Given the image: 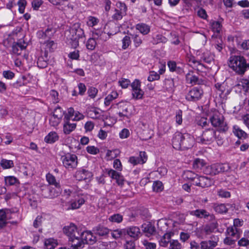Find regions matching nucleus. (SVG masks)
<instances>
[{"mask_svg": "<svg viewBox=\"0 0 249 249\" xmlns=\"http://www.w3.org/2000/svg\"><path fill=\"white\" fill-rule=\"evenodd\" d=\"M194 138L188 133L176 132L173 137L172 145L177 150H186L193 146Z\"/></svg>", "mask_w": 249, "mask_h": 249, "instance_id": "f257e3e1", "label": "nucleus"}, {"mask_svg": "<svg viewBox=\"0 0 249 249\" xmlns=\"http://www.w3.org/2000/svg\"><path fill=\"white\" fill-rule=\"evenodd\" d=\"M63 230L64 233L68 237L69 242L71 247L75 249L76 246L80 244V242H78V240L81 237V232H80L77 226L73 223L65 226Z\"/></svg>", "mask_w": 249, "mask_h": 249, "instance_id": "f03ea898", "label": "nucleus"}, {"mask_svg": "<svg viewBox=\"0 0 249 249\" xmlns=\"http://www.w3.org/2000/svg\"><path fill=\"white\" fill-rule=\"evenodd\" d=\"M229 66L237 74L243 75L245 73L246 59L241 55H232L229 58Z\"/></svg>", "mask_w": 249, "mask_h": 249, "instance_id": "7ed1b4c3", "label": "nucleus"}, {"mask_svg": "<svg viewBox=\"0 0 249 249\" xmlns=\"http://www.w3.org/2000/svg\"><path fill=\"white\" fill-rule=\"evenodd\" d=\"M68 37L70 40V43L73 48L79 46V39L85 36L83 30L81 28L79 23H75L72 25L69 30Z\"/></svg>", "mask_w": 249, "mask_h": 249, "instance_id": "20e7f679", "label": "nucleus"}, {"mask_svg": "<svg viewBox=\"0 0 249 249\" xmlns=\"http://www.w3.org/2000/svg\"><path fill=\"white\" fill-rule=\"evenodd\" d=\"M231 167L228 163H215L207 167L205 172L211 175L229 172Z\"/></svg>", "mask_w": 249, "mask_h": 249, "instance_id": "39448f33", "label": "nucleus"}, {"mask_svg": "<svg viewBox=\"0 0 249 249\" xmlns=\"http://www.w3.org/2000/svg\"><path fill=\"white\" fill-rule=\"evenodd\" d=\"M63 165L68 170L75 168L78 164L77 157L75 154L67 153L61 158Z\"/></svg>", "mask_w": 249, "mask_h": 249, "instance_id": "423d86ee", "label": "nucleus"}, {"mask_svg": "<svg viewBox=\"0 0 249 249\" xmlns=\"http://www.w3.org/2000/svg\"><path fill=\"white\" fill-rule=\"evenodd\" d=\"M212 125L218 127L220 131H226L228 130V126L224 121V117L219 113H215L211 116L209 119Z\"/></svg>", "mask_w": 249, "mask_h": 249, "instance_id": "0eeeda50", "label": "nucleus"}, {"mask_svg": "<svg viewBox=\"0 0 249 249\" xmlns=\"http://www.w3.org/2000/svg\"><path fill=\"white\" fill-rule=\"evenodd\" d=\"M96 241V237L93 235L92 233L90 231H82L81 233V237L78 240V242H80V244H78L75 249L83 248L85 244H93Z\"/></svg>", "mask_w": 249, "mask_h": 249, "instance_id": "6e6552de", "label": "nucleus"}, {"mask_svg": "<svg viewBox=\"0 0 249 249\" xmlns=\"http://www.w3.org/2000/svg\"><path fill=\"white\" fill-rule=\"evenodd\" d=\"M216 131L213 128L206 129L203 132L202 135L197 138L199 142L203 143H209L212 142L215 139Z\"/></svg>", "mask_w": 249, "mask_h": 249, "instance_id": "1a4fd4ad", "label": "nucleus"}, {"mask_svg": "<svg viewBox=\"0 0 249 249\" xmlns=\"http://www.w3.org/2000/svg\"><path fill=\"white\" fill-rule=\"evenodd\" d=\"M203 94V91L201 87H194L186 95L185 98L189 101H196L202 97Z\"/></svg>", "mask_w": 249, "mask_h": 249, "instance_id": "9d476101", "label": "nucleus"}, {"mask_svg": "<svg viewBox=\"0 0 249 249\" xmlns=\"http://www.w3.org/2000/svg\"><path fill=\"white\" fill-rule=\"evenodd\" d=\"M147 156L144 151H141L139 157L132 156L129 159V162L134 165L139 164H142L146 162Z\"/></svg>", "mask_w": 249, "mask_h": 249, "instance_id": "9b49d317", "label": "nucleus"}, {"mask_svg": "<svg viewBox=\"0 0 249 249\" xmlns=\"http://www.w3.org/2000/svg\"><path fill=\"white\" fill-rule=\"evenodd\" d=\"M193 184L202 188H205L210 186L213 184V181L207 177L198 176Z\"/></svg>", "mask_w": 249, "mask_h": 249, "instance_id": "f8f14e48", "label": "nucleus"}, {"mask_svg": "<svg viewBox=\"0 0 249 249\" xmlns=\"http://www.w3.org/2000/svg\"><path fill=\"white\" fill-rule=\"evenodd\" d=\"M11 212L9 209L0 210V228L5 227L8 223L7 220L10 219L12 217L9 215Z\"/></svg>", "mask_w": 249, "mask_h": 249, "instance_id": "ddd939ff", "label": "nucleus"}, {"mask_svg": "<svg viewBox=\"0 0 249 249\" xmlns=\"http://www.w3.org/2000/svg\"><path fill=\"white\" fill-rule=\"evenodd\" d=\"M187 82L192 85H200L203 83V81L199 79L197 76L194 75L193 71H189L186 75Z\"/></svg>", "mask_w": 249, "mask_h": 249, "instance_id": "4468645a", "label": "nucleus"}, {"mask_svg": "<svg viewBox=\"0 0 249 249\" xmlns=\"http://www.w3.org/2000/svg\"><path fill=\"white\" fill-rule=\"evenodd\" d=\"M71 120L64 119L63 132L67 135L73 131L76 127V124L71 122Z\"/></svg>", "mask_w": 249, "mask_h": 249, "instance_id": "2eb2a0df", "label": "nucleus"}, {"mask_svg": "<svg viewBox=\"0 0 249 249\" xmlns=\"http://www.w3.org/2000/svg\"><path fill=\"white\" fill-rule=\"evenodd\" d=\"M93 231L96 235L106 237L110 232V230L104 226L99 225L93 229Z\"/></svg>", "mask_w": 249, "mask_h": 249, "instance_id": "dca6fc26", "label": "nucleus"}, {"mask_svg": "<svg viewBox=\"0 0 249 249\" xmlns=\"http://www.w3.org/2000/svg\"><path fill=\"white\" fill-rule=\"evenodd\" d=\"M108 175L116 181V183L121 186H123L124 184V177L118 172L114 170H110L108 172Z\"/></svg>", "mask_w": 249, "mask_h": 249, "instance_id": "f3484780", "label": "nucleus"}, {"mask_svg": "<svg viewBox=\"0 0 249 249\" xmlns=\"http://www.w3.org/2000/svg\"><path fill=\"white\" fill-rule=\"evenodd\" d=\"M26 47V43L24 41H19L16 43H14L12 46V52L17 55L21 54L22 50H24Z\"/></svg>", "mask_w": 249, "mask_h": 249, "instance_id": "a211bd4d", "label": "nucleus"}, {"mask_svg": "<svg viewBox=\"0 0 249 249\" xmlns=\"http://www.w3.org/2000/svg\"><path fill=\"white\" fill-rule=\"evenodd\" d=\"M91 176V173L85 169H82L77 171L75 175L76 180L79 181H82L89 178Z\"/></svg>", "mask_w": 249, "mask_h": 249, "instance_id": "6ab92c4d", "label": "nucleus"}, {"mask_svg": "<svg viewBox=\"0 0 249 249\" xmlns=\"http://www.w3.org/2000/svg\"><path fill=\"white\" fill-rule=\"evenodd\" d=\"M174 234L173 232H169L165 233L160 239L159 242L160 246L162 247H167L172 240L171 238Z\"/></svg>", "mask_w": 249, "mask_h": 249, "instance_id": "aec40b11", "label": "nucleus"}, {"mask_svg": "<svg viewBox=\"0 0 249 249\" xmlns=\"http://www.w3.org/2000/svg\"><path fill=\"white\" fill-rule=\"evenodd\" d=\"M190 215L195 216L198 218L208 217L210 215L209 212L204 209H197L189 212Z\"/></svg>", "mask_w": 249, "mask_h": 249, "instance_id": "412c9836", "label": "nucleus"}, {"mask_svg": "<svg viewBox=\"0 0 249 249\" xmlns=\"http://www.w3.org/2000/svg\"><path fill=\"white\" fill-rule=\"evenodd\" d=\"M142 231L149 236L153 234L156 231V229L154 225L150 223H144L142 226Z\"/></svg>", "mask_w": 249, "mask_h": 249, "instance_id": "4be33fe9", "label": "nucleus"}, {"mask_svg": "<svg viewBox=\"0 0 249 249\" xmlns=\"http://www.w3.org/2000/svg\"><path fill=\"white\" fill-rule=\"evenodd\" d=\"M200 245L201 249H213L217 245V241H203L201 242Z\"/></svg>", "mask_w": 249, "mask_h": 249, "instance_id": "5701e85b", "label": "nucleus"}, {"mask_svg": "<svg viewBox=\"0 0 249 249\" xmlns=\"http://www.w3.org/2000/svg\"><path fill=\"white\" fill-rule=\"evenodd\" d=\"M187 61L191 66L194 68H196L198 70H202V68L204 67L202 64L196 60L195 58L193 56H188Z\"/></svg>", "mask_w": 249, "mask_h": 249, "instance_id": "b1692460", "label": "nucleus"}, {"mask_svg": "<svg viewBox=\"0 0 249 249\" xmlns=\"http://www.w3.org/2000/svg\"><path fill=\"white\" fill-rule=\"evenodd\" d=\"M126 232L128 235L133 238H137L141 233L140 229L136 226H131L127 228Z\"/></svg>", "mask_w": 249, "mask_h": 249, "instance_id": "393cba45", "label": "nucleus"}, {"mask_svg": "<svg viewBox=\"0 0 249 249\" xmlns=\"http://www.w3.org/2000/svg\"><path fill=\"white\" fill-rule=\"evenodd\" d=\"M232 132L236 136L240 139H245L248 137L247 134L238 125H235L233 126Z\"/></svg>", "mask_w": 249, "mask_h": 249, "instance_id": "a878e982", "label": "nucleus"}, {"mask_svg": "<svg viewBox=\"0 0 249 249\" xmlns=\"http://www.w3.org/2000/svg\"><path fill=\"white\" fill-rule=\"evenodd\" d=\"M136 29L143 35L148 34L150 31V27L144 23L136 24Z\"/></svg>", "mask_w": 249, "mask_h": 249, "instance_id": "bb28decb", "label": "nucleus"}, {"mask_svg": "<svg viewBox=\"0 0 249 249\" xmlns=\"http://www.w3.org/2000/svg\"><path fill=\"white\" fill-rule=\"evenodd\" d=\"M118 96V94L117 91H113L109 94H108L105 99L104 104L106 106L110 105L112 101L116 99Z\"/></svg>", "mask_w": 249, "mask_h": 249, "instance_id": "cd10ccee", "label": "nucleus"}, {"mask_svg": "<svg viewBox=\"0 0 249 249\" xmlns=\"http://www.w3.org/2000/svg\"><path fill=\"white\" fill-rule=\"evenodd\" d=\"M85 202V200L83 196H78L75 201L71 202V206L72 209L79 208Z\"/></svg>", "mask_w": 249, "mask_h": 249, "instance_id": "c85d7f7f", "label": "nucleus"}, {"mask_svg": "<svg viewBox=\"0 0 249 249\" xmlns=\"http://www.w3.org/2000/svg\"><path fill=\"white\" fill-rule=\"evenodd\" d=\"M58 139V136L55 132H51L45 138V141L47 143H53Z\"/></svg>", "mask_w": 249, "mask_h": 249, "instance_id": "c756f323", "label": "nucleus"}, {"mask_svg": "<svg viewBox=\"0 0 249 249\" xmlns=\"http://www.w3.org/2000/svg\"><path fill=\"white\" fill-rule=\"evenodd\" d=\"M46 249H54L57 245V241L53 238L46 239L44 242Z\"/></svg>", "mask_w": 249, "mask_h": 249, "instance_id": "7c9ffc66", "label": "nucleus"}, {"mask_svg": "<svg viewBox=\"0 0 249 249\" xmlns=\"http://www.w3.org/2000/svg\"><path fill=\"white\" fill-rule=\"evenodd\" d=\"M0 165L3 169L11 168L14 166V162L12 160L2 159L0 161Z\"/></svg>", "mask_w": 249, "mask_h": 249, "instance_id": "2f4dec72", "label": "nucleus"}, {"mask_svg": "<svg viewBox=\"0 0 249 249\" xmlns=\"http://www.w3.org/2000/svg\"><path fill=\"white\" fill-rule=\"evenodd\" d=\"M46 178L49 184L54 185L56 187L59 186V183L57 182L55 177L52 174L50 173L47 174L46 175Z\"/></svg>", "mask_w": 249, "mask_h": 249, "instance_id": "473e14b6", "label": "nucleus"}, {"mask_svg": "<svg viewBox=\"0 0 249 249\" xmlns=\"http://www.w3.org/2000/svg\"><path fill=\"white\" fill-rule=\"evenodd\" d=\"M201 59L207 63H211L213 60V56L209 52H204L201 56Z\"/></svg>", "mask_w": 249, "mask_h": 249, "instance_id": "72a5a7b5", "label": "nucleus"}, {"mask_svg": "<svg viewBox=\"0 0 249 249\" xmlns=\"http://www.w3.org/2000/svg\"><path fill=\"white\" fill-rule=\"evenodd\" d=\"M132 99L134 100H140L143 98L144 95V91L142 89L131 91Z\"/></svg>", "mask_w": 249, "mask_h": 249, "instance_id": "f704fd0d", "label": "nucleus"}, {"mask_svg": "<svg viewBox=\"0 0 249 249\" xmlns=\"http://www.w3.org/2000/svg\"><path fill=\"white\" fill-rule=\"evenodd\" d=\"M48 58H44L43 55L39 56L38 58L37 64L40 68H45L48 65Z\"/></svg>", "mask_w": 249, "mask_h": 249, "instance_id": "c9c22d12", "label": "nucleus"}, {"mask_svg": "<svg viewBox=\"0 0 249 249\" xmlns=\"http://www.w3.org/2000/svg\"><path fill=\"white\" fill-rule=\"evenodd\" d=\"M216 228V226L214 223L206 225L203 228V231L206 234H210L214 231Z\"/></svg>", "mask_w": 249, "mask_h": 249, "instance_id": "e433bc0d", "label": "nucleus"}, {"mask_svg": "<svg viewBox=\"0 0 249 249\" xmlns=\"http://www.w3.org/2000/svg\"><path fill=\"white\" fill-rule=\"evenodd\" d=\"M214 209L216 212L219 213H226L228 211V208L224 204H215Z\"/></svg>", "mask_w": 249, "mask_h": 249, "instance_id": "4c0bfd02", "label": "nucleus"}, {"mask_svg": "<svg viewBox=\"0 0 249 249\" xmlns=\"http://www.w3.org/2000/svg\"><path fill=\"white\" fill-rule=\"evenodd\" d=\"M163 87L167 90H171L174 87V82L173 79L167 78L164 81Z\"/></svg>", "mask_w": 249, "mask_h": 249, "instance_id": "58836bf2", "label": "nucleus"}, {"mask_svg": "<svg viewBox=\"0 0 249 249\" xmlns=\"http://www.w3.org/2000/svg\"><path fill=\"white\" fill-rule=\"evenodd\" d=\"M4 180L5 184L7 185H15L18 181V179L14 176L5 177L4 178Z\"/></svg>", "mask_w": 249, "mask_h": 249, "instance_id": "ea45409f", "label": "nucleus"}, {"mask_svg": "<svg viewBox=\"0 0 249 249\" xmlns=\"http://www.w3.org/2000/svg\"><path fill=\"white\" fill-rule=\"evenodd\" d=\"M97 45L96 41L94 38H90L87 41L86 44L87 48L89 50H93Z\"/></svg>", "mask_w": 249, "mask_h": 249, "instance_id": "a19ab883", "label": "nucleus"}, {"mask_svg": "<svg viewBox=\"0 0 249 249\" xmlns=\"http://www.w3.org/2000/svg\"><path fill=\"white\" fill-rule=\"evenodd\" d=\"M99 19L92 16H89L87 18V24L89 27H93L98 24Z\"/></svg>", "mask_w": 249, "mask_h": 249, "instance_id": "79ce46f5", "label": "nucleus"}, {"mask_svg": "<svg viewBox=\"0 0 249 249\" xmlns=\"http://www.w3.org/2000/svg\"><path fill=\"white\" fill-rule=\"evenodd\" d=\"M182 246L177 240H172L169 246V249H181Z\"/></svg>", "mask_w": 249, "mask_h": 249, "instance_id": "37998d69", "label": "nucleus"}, {"mask_svg": "<svg viewBox=\"0 0 249 249\" xmlns=\"http://www.w3.org/2000/svg\"><path fill=\"white\" fill-rule=\"evenodd\" d=\"M142 245L145 249H156L157 245L156 243L150 242L146 240L142 241Z\"/></svg>", "mask_w": 249, "mask_h": 249, "instance_id": "c03bdc74", "label": "nucleus"}, {"mask_svg": "<svg viewBox=\"0 0 249 249\" xmlns=\"http://www.w3.org/2000/svg\"><path fill=\"white\" fill-rule=\"evenodd\" d=\"M132 38L133 40L134 45L136 47H138L142 44V39L139 35H132Z\"/></svg>", "mask_w": 249, "mask_h": 249, "instance_id": "a18cd8bd", "label": "nucleus"}, {"mask_svg": "<svg viewBox=\"0 0 249 249\" xmlns=\"http://www.w3.org/2000/svg\"><path fill=\"white\" fill-rule=\"evenodd\" d=\"M211 27L214 32L219 33L222 28V25L219 21H213L211 23Z\"/></svg>", "mask_w": 249, "mask_h": 249, "instance_id": "49530a36", "label": "nucleus"}, {"mask_svg": "<svg viewBox=\"0 0 249 249\" xmlns=\"http://www.w3.org/2000/svg\"><path fill=\"white\" fill-rule=\"evenodd\" d=\"M196 124L202 127L206 126L208 123L207 119L205 117H198L196 119Z\"/></svg>", "mask_w": 249, "mask_h": 249, "instance_id": "de8ad7c7", "label": "nucleus"}, {"mask_svg": "<svg viewBox=\"0 0 249 249\" xmlns=\"http://www.w3.org/2000/svg\"><path fill=\"white\" fill-rule=\"evenodd\" d=\"M204 165V162L203 160L199 159H196L193 164V168L195 169H201Z\"/></svg>", "mask_w": 249, "mask_h": 249, "instance_id": "09e8293b", "label": "nucleus"}, {"mask_svg": "<svg viewBox=\"0 0 249 249\" xmlns=\"http://www.w3.org/2000/svg\"><path fill=\"white\" fill-rule=\"evenodd\" d=\"M175 119L177 124H181L182 123V111L181 110L179 109L176 111Z\"/></svg>", "mask_w": 249, "mask_h": 249, "instance_id": "8fccbe9b", "label": "nucleus"}, {"mask_svg": "<svg viewBox=\"0 0 249 249\" xmlns=\"http://www.w3.org/2000/svg\"><path fill=\"white\" fill-rule=\"evenodd\" d=\"M89 116L92 119H97L100 117V113L96 108H92L89 111Z\"/></svg>", "mask_w": 249, "mask_h": 249, "instance_id": "3c124183", "label": "nucleus"}, {"mask_svg": "<svg viewBox=\"0 0 249 249\" xmlns=\"http://www.w3.org/2000/svg\"><path fill=\"white\" fill-rule=\"evenodd\" d=\"M110 221L120 223L123 220V216L120 214H115L109 218Z\"/></svg>", "mask_w": 249, "mask_h": 249, "instance_id": "603ef678", "label": "nucleus"}, {"mask_svg": "<svg viewBox=\"0 0 249 249\" xmlns=\"http://www.w3.org/2000/svg\"><path fill=\"white\" fill-rule=\"evenodd\" d=\"M141 84L140 81L138 79H135L133 82L130 84L131 91L141 89Z\"/></svg>", "mask_w": 249, "mask_h": 249, "instance_id": "864d4df0", "label": "nucleus"}, {"mask_svg": "<svg viewBox=\"0 0 249 249\" xmlns=\"http://www.w3.org/2000/svg\"><path fill=\"white\" fill-rule=\"evenodd\" d=\"M27 4V1L26 0H19L18 2V6L19 12L23 14L24 12L25 6Z\"/></svg>", "mask_w": 249, "mask_h": 249, "instance_id": "5fc2aeb1", "label": "nucleus"}, {"mask_svg": "<svg viewBox=\"0 0 249 249\" xmlns=\"http://www.w3.org/2000/svg\"><path fill=\"white\" fill-rule=\"evenodd\" d=\"M186 178L191 180L194 183L196 178H197L198 175L191 171H187L185 172Z\"/></svg>", "mask_w": 249, "mask_h": 249, "instance_id": "6e6d98bb", "label": "nucleus"}, {"mask_svg": "<svg viewBox=\"0 0 249 249\" xmlns=\"http://www.w3.org/2000/svg\"><path fill=\"white\" fill-rule=\"evenodd\" d=\"M119 84L122 88L125 89L128 87L129 85H130V81L128 79L121 78L119 81Z\"/></svg>", "mask_w": 249, "mask_h": 249, "instance_id": "4d7b16f0", "label": "nucleus"}, {"mask_svg": "<svg viewBox=\"0 0 249 249\" xmlns=\"http://www.w3.org/2000/svg\"><path fill=\"white\" fill-rule=\"evenodd\" d=\"M116 7L117 10H119L121 12H123V13L126 14L127 11V7L124 3L121 2H118L116 3Z\"/></svg>", "mask_w": 249, "mask_h": 249, "instance_id": "13d9d810", "label": "nucleus"}, {"mask_svg": "<svg viewBox=\"0 0 249 249\" xmlns=\"http://www.w3.org/2000/svg\"><path fill=\"white\" fill-rule=\"evenodd\" d=\"M130 37L128 36H125L122 40V48L123 49H126L128 47L131 43Z\"/></svg>", "mask_w": 249, "mask_h": 249, "instance_id": "bf43d9fd", "label": "nucleus"}, {"mask_svg": "<svg viewBox=\"0 0 249 249\" xmlns=\"http://www.w3.org/2000/svg\"><path fill=\"white\" fill-rule=\"evenodd\" d=\"M160 78V74H159L157 72H155L154 71H151L150 72V75L148 77V80L149 81L152 82L155 80H159Z\"/></svg>", "mask_w": 249, "mask_h": 249, "instance_id": "052dcab7", "label": "nucleus"}, {"mask_svg": "<svg viewBox=\"0 0 249 249\" xmlns=\"http://www.w3.org/2000/svg\"><path fill=\"white\" fill-rule=\"evenodd\" d=\"M98 91L96 88L91 87L88 90V94L90 98H94L96 96Z\"/></svg>", "mask_w": 249, "mask_h": 249, "instance_id": "680f3d73", "label": "nucleus"}, {"mask_svg": "<svg viewBox=\"0 0 249 249\" xmlns=\"http://www.w3.org/2000/svg\"><path fill=\"white\" fill-rule=\"evenodd\" d=\"M163 188L162 183L161 181H156L153 183V189L154 191L159 192Z\"/></svg>", "mask_w": 249, "mask_h": 249, "instance_id": "e2e57ef3", "label": "nucleus"}, {"mask_svg": "<svg viewBox=\"0 0 249 249\" xmlns=\"http://www.w3.org/2000/svg\"><path fill=\"white\" fill-rule=\"evenodd\" d=\"M125 15L120 11L115 9V14L112 16V18L116 20H120Z\"/></svg>", "mask_w": 249, "mask_h": 249, "instance_id": "0e129e2a", "label": "nucleus"}, {"mask_svg": "<svg viewBox=\"0 0 249 249\" xmlns=\"http://www.w3.org/2000/svg\"><path fill=\"white\" fill-rule=\"evenodd\" d=\"M241 85L244 89L245 91L249 93V80L248 79H243L240 81Z\"/></svg>", "mask_w": 249, "mask_h": 249, "instance_id": "69168bd1", "label": "nucleus"}, {"mask_svg": "<svg viewBox=\"0 0 249 249\" xmlns=\"http://www.w3.org/2000/svg\"><path fill=\"white\" fill-rule=\"evenodd\" d=\"M238 244L240 246L246 247L248 249H249V240L246 238H242L238 241Z\"/></svg>", "mask_w": 249, "mask_h": 249, "instance_id": "338daca9", "label": "nucleus"}, {"mask_svg": "<svg viewBox=\"0 0 249 249\" xmlns=\"http://www.w3.org/2000/svg\"><path fill=\"white\" fill-rule=\"evenodd\" d=\"M124 249H136L134 242L132 241H126L124 246Z\"/></svg>", "mask_w": 249, "mask_h": 249, "instance_id": "774afa93", "label": "nucleus"}]
</instances>
